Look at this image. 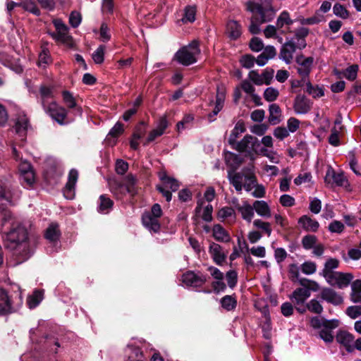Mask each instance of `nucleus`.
I'll return each instance as SVG.
<instances>
[{
	"mask_svg": "<svg viewBox=\"0 0 361 361\" xmlns=\"http://www.w3.org/2000/svg\"><path fill=\"white\" fill-rule=\"evenodd\" d=\"M199 44L193 41L187 46L180 48L174 55L173 60L183 66H190L197 61V56L200 54Z\"/></svg>",
	"mask_w": 361,
	"mask_h": 361,
	"instance_id": "7ed1b4c3",
	"label": "nucleus"
},
{
	"mask_svg": "<svg viewBox=\"0 0 361 361\" xmlns=\"http://www.w3.org/2000/svg\"><path fill=\"white\" fill-rule=\"evenodd\" d=\"M314 62L313 57H307L300 55L297 56L296 63L298 64L297 71L298 74L303 78V81L308 80V76L312 70V64Z\"/></svg>",
	"mask_w": 361,
	"mask_h": 361,
	"instance_id": "9b49d317",
	"label": "nucleus"
},
{
	"mask_svg": "<svg viewBox=\"0 0 361 361\" xmlns=\"http://www.w3.org/2000/svg\"><path fill=\"white\" fill-rule=\"evenodd\" d=\"M324 16L317 11L315 15L307 18H301L299 20L301 25H314L324 21Z\"/></svg>",
	"mask_w": 361,
	"mask_h": 361,
	"instance_id": "5fc2aeb1",
	"label": "nucleus"
},
{
	"mask_svg": "<svg viewBox=\"0 0 361 361\" xmlns=\"http://www.w3.org/2000/svg\"><path fill=\"white\" fill-rule=\"evenodd\" d=\"M257 180L254 173V166L253 165H251L250 166V169H248L247 173H246L245 180L244 182V184H243V188L247 192H250L255 188V185H257Z\"/></svg>",
	"mask_w": 361,
	"mask_h": 361,
	"instance_id": "c9c22d12",
	"label": "nucleus"
},
{
	"mask_svg": "<svg viewBox=\"0 0 361 361\" xmlns=\"http://www.w3.org/2000/svg\"><path fill=\"white\" fill-rule=\"evenodd\" d=\"M203 200H200L197 201V207L195 208V212L197 214H200L202 210V218L204 221L207 222H210L212 220V212L213 207L210 204L206 205L204 208H202Z\"/></svg>",
	"mask_w": 361,
	"mask_h": 361,
	"instance_id": "7c9ffc66",
	"label": "nucleus"
},
{
	"mask_svg": "<svg viewBox=\"0 0 361 361\" xmlns=\"http://www.w3.org/2000/svg\"><path fill=\"white\" fill-rule=\"evenodd\" d=\"M196 8L195 6H187L184 10V16L181 19L183 23H193L195 20Z\"/></svg>",
	"mask_w": 361,
	"mask_h": 361,
	"instance_id": "603ef678",
	"label": "nucleus"
},
{
	"mask_svg": "<svg viewBox=\"0 0 361 361\" xmlns=\"http://www.w3.org/2000/svg\"><path fill=\"white\" fill-rule=\"evenodd\" d=\"M293 109L297 114H305L310 110L311 104L305 96L300 94L294 100Z\"/></svg>",
	"mask_w": 361,
	"mask_h": 361,
	"instance_id": "aec40b11",
	"label": "nucleus"
},
{
	"mask_svg": "<svg viewBox=\"0 0 361 361\" xmlns=\"http://www.w3.org/2000/svg\"><path fill=\"white\" fill-rule=\"evenodd\" d=\"M350 300L354 303H361V279L351 283Z\"/></svg>",
	"mask_w": 361,
	"mask_h": 361,
	"instance_id": "58836bf2",
	"label": "nucleus"
},
{
	"mask_svg": "<svg viewBox=\"0 0 361 361\" xmlns=\"http://www.w3.org/2000/svg\"><path fill=\"white\" fill-rule=\"evenodd\" d=\"M338 264L339 261L335 258H330L326 262L323 269V274L325 279H327V275H331L330 274H334L335 272L333 271V270L336 269L338 267Z\"/></svg>",
	"mask_w": 361,
	"mask_h": 361,
	"instance_id": "3c124183",
	"label": "nucleus"
},
{
	"mask_svg": "<svg viewBox=\"0 0 361 361\" xmlns=\"http://www.w3.org/2000/svg\"><path fill=\"white\" fill-rule=\"evenodd\" d=\"M51 59L49 51L46 49H43L39 55L38 66L45 68L47 65L51 63Z\"/></svg>",
	"mask_w": 361,
	"mask_h": 361,
	"instance_id": "bf43d9fd",
	"label": "nucleus"
},
{
	"mask_svg": "<svg viewBox=\"0 0 361 361\" xmlns=\"http://www.w3.org/2000/svg\"><path fill=\"white\" fill-rule=\"evenodd\" d=\"M226 35L231 40H237L242 35L241 25L236 20H229L226 24Z\"/></svg>",
	"mask_w": 361,
	"mask_h": 361,
	"instance_id": "a211bd4d",
	"label": "nucleus"
},
{
	"mask_svg": "<svg viewBox=\"0 0 361 361\" xmlns=\"http://www.w3.org/2000/svg\"><path fill=\"white\" fill-rule=\"evenodd\" d=\"M249 169L250 166L244 168L241 172L234 173L233 175H231V173H228L229 181L238 192H241L243 190V184H244L246 173Z\"/></svg>",
	"mask_w": 361,
	"mask_h": 361,
	"instance_id": "412c9836",
	"label": "nucleus"
},
{
	"mask_svg": "<svg viewBox=\"0 0 361 361\" xmlns=\"http://www.w3.org/2000/svg\"><path fill=\"white\" fill-rule=\"evenodd\" d=\"M269 122L271 125H276L282 120L281 110L276 104H271L269 107Z\"/></svg>",
	"mask_w": 361,
	"mask_h": 361,
	"instance_id": "72a5a7b5",
	"label": "nucleus"
},
{
	"mask_svg": "<svg viewBox=\"0 0 361 361\" xmlns=\"http://www.w3.org/2000/svg\"><path fill=\"white\" fill-rule=\"evenodd\" d=\"M213 237L217 241L228 242L230 240V236L226 230L219 224H215L212 229Z\"/></svg>",
	"mask_w": 361,
	"mask_h": 361,
	"instance_id": "79ce46f5",
	"label": "nucleus"
},
{
	"mask_svg": "<svg viewBox=\"0 0 361 361\" xmlns=\"http://www.w3.org/2000/svg\"><path fill=\"white\" fill-rule=\"evenodd\" d=\"M253 226L261 229L267 236L269 237L271 235L272 229L270 223L257 219L253 221Z\"/></svg>",
	"mask_w": 361,
	"mask_h": 361,
	"instance_id": "864d4df0",
	"label": "nucleus"
},
{
	"mask_svg": "<svg viewBox=\"0 0 361 361\" xmlns=\"http://www.w3.org/2000/svg\"><path fill=\"white\" fill-rule=\"evenodd\" d=\"M44 109L57 123L61 125L65 123L67 111L63 107L59 106L56 102H50Z\"/></svg>",
	"mask_w": 361,
	"mask_h": 361,
	"instance_id": "9d476101",
	"label": "nucleus"
},
{
	"mask_svg": "<svg viewBox=\"0 0 361 361\" xmlns=\"http://www.w3.org/2000/svg\"><path fill=\"white\" fill-rule=\"evenodd\" d=\"M20 7L36 16H39L40 11L37 6L31 1L20 3Z\"/></svg>",
	"mask_w": 361,
	"mask_h": 361,
	"instance_id": "69168bd1",
	"label": "nucleus"
},
{
	"mask_svg": "<svg viewBox=\"0 0 361 361\" xmlns=\"http://www.w3.org/2000/svg\"><path fill=\"white\" fill-rule=\"evenodd\" d=\"M341 128V126L339 127V129H337L335 126L331 129V135L329 137V142L331 145L334 147L340 145L339 130Z\"/></svg>",
	"mask_w": 361,
	"mask_h": 361,
	"instance_id": "052dcab7",
	"label": "nucleus"
},
{
	"mask_svg": "<svg viewBox=\"0 0 361 361\" xmlns=\"http://www.w3.org/2000/svg\"><path fill=\"white\" fill-rule=\"evenodd\" d=\"M39 94L42 99V104L43 108L49 104L47 102V99L53 97V87L41 85L39 87Z\"/></svg>",
	"mask_w": 361,
	"mask_h": 361,
	"instance_id": "de8ad7c7",
	"label": "nucleus"
},
{
	"mask_svg": "<svg viewBox=\"0 0 361 361\" xmlns=\"http://www.w3.org/2000/svg\"><path fill=\"white\" fill-rule=\"evenodd\" d=\"M293 23V20L290 18V14L288 11H282L276 20V27L281 29L284 25H291Z\"/></svg>",
	"mask_w": 361,
	"mask_h": 361,
	"instance_id": "8fccbe9b",
	"label": "nucleus"
},
{
	"mask_svg": "<svg viewBox=\"0 0 361 361\" xmlns=\"http://www.w3.org/2000/svg\"><path fill=\"white\" fill-rule=\"evenodd\" d=\"M4 202L11 203V198L2 185H0V213L3 214V219L6 221L7 217L11 218V214L9 211L6 210L5 203Z\"/></svg>",
	"mask_w": 361,
	"mask_h": 361,
	"instance_id": "c756f323",
	"label": "nucleus"
},
{
	"mask_svg": "<svg viewBox=\"0 0 361 361\" xmlns=\"http://www.w3.org/2000/svg\"><path fill=\"white\" fill-rule=\"evenodd\" d=\"M247 9L253 13V16L260 18L261 23H265L271 20L272 17L267 18L265 15V9L259 4L249 1L247 4Z\"/></svg>",
	"mask_w": 361,
	"mask_h": 361,
	"instance_id": "393cba45",
	"label": "nucleus"
},
{
	"mask_svg": "<svg viewBox=\"0 0 361 361\" xmlns=\"http://www.w3.org/2000/svg\"><path fill=\"white\" fill-rule=\"evenodd\" d=\"M29 119L25 114H19L16 122V130L18 133L23 135H25V133L29 127Z\"/></svg>",
	"mask_w": 361,
	"mask_h": 361,
	"instance_id": "a19ab883",
	"label": "nucleus"
},
{
	"mask_svg": "<svg viewBox=\"0 0 361 361\" xmlns=\"http://www.w3.org/2000/svg\"><path fill=\"white\" fill-rule=\"evenodd\" d=\"M309 34V29L306 27H300L295 31V37L293 39L297 41V47L299 49L305 48L307 44L305 42V37Z\"/></svg>",
	"mask_w": 361,
	"mask_h": 361,
	"instance_id": "4c0bfd02",
	"label": "nucleus"
},
{
	"mask_svg": "<svg viewBox=\"0 0 361 361\" xmlns=\"http://www.w3.org/2000/svg\"><path fill=\"white\" fill-rule=\"evenodd\" d=\"M207 276L200 272L188 271L182 276L183 283L188 287H201L207 282Z\"/></svg>",
	"mask_w": 361,
	"mask_h": 361,
	"instance_id": "1a4fd4ad",
	"label": "nucleus"
},
{
	"mask_svg": "<svg viewBox=\"0 0 361 361\" xmlns=\"http://www.w3.org/2000/svg\"><path fill=\"white\" fill-rule=\"evenodd\" d=\"M121 183L125 186L126 190L128 194L133 196L137 193V179L133 175L128 174L125 178H123V180Z\"/></svg>",
	"mask_w": 361,
	"mask_h": 361,
	"instance_id": "e433bc0d",
	"label": "nucleus"
},
{
	"mask_svg": "<svg viewBox=\"0 0 361 361\" xmlns=\"http://www.w3.org/2000/svg\"><path fill=\"white\" fill-rule=\"evenodd\" d=\"M45 238L51 243H55L59 240V231L56 224H51L45 232Z\"/></svg>",
	"mask_w": 361,
	"mask_h": 361,
	"instance_id": "c03bdc74",
	"label": "nucleus"
},
{
	"mask_svg": "<svg viewBox=\"0 0 361 361\" xmlns=\"http://www.w3.org/2000/svg\"><path fill=\"white\" fill-rule=\"evenodd\" d=\"M63 100L65 104L70 109L76 107V102L72 94L68 91L62 92Z\"/></svg>",
	"mask_w": 361,
	"mask_h": 361,
	"instance_id": "338daca9",
	"label": "nucleus"
},
{
	"mask_svg": "<svg viewBox=\"0 0 361 361\" xmlns=\"http://www.w3.org/2000/svg\"><path fill=\"white\" fill-rule=\"evenodd\" d=\"M298 224L301 227L309 232H316L319 229V222L307 215H303L298 219Z\"/></svg>",
	"mask_w": 361,
	"mask_h": 361,
	"instance_id": "bb28decb",
	"label": "nucleus"
},
{
	"mask_svg": "<svg viewBox=\"0 0 361 361\" xmlns=\"http://www.w3.org/2000/svg\"><path fill=\"white\" fill-rule=\"evenodd\" d=\"M320 296L323 300L334 305H341L343 302V298L341 295L329 288H324L321 292Z\"/></svg>",
	"mask_w": 361,
	"mask_h": 361,
	"instance_id": "f3484780",
	"label": "nucleus"
},
{
	"mask_svg": "<svg viewBox=\"0 0 361 361\" xmlns=\"http://www.w3.org/2000/svg\"><path fill=\"white\" fill-rule=\"evenodd\" d=\"M245 130V125L243 122H238L228 137V143L232 147L238 141L236 140L239 135L244 133Z\"/></svg>",
	"mask_w": 361,
	"mask_h": 361,
	"instance_id": "37998d69",
	"label": "nucleus"
},
{
	"mask_svg": "<svg viewBox=\"0 0 361 361\" xmlns=\"http://www.w3.org/2000/svg\"><path fill=\"white\" fill-rule=\"evenodd\" d=\"M209 253L214 262L217 265H222L226 259L227 254L224 251L223 247L215 243H212L209 247Z\"/></svg>",
	"mask_w": 361,
	"mask_h": 361,
	"instance_id": "dca6fc26",
	"label": "nucleus"
},
{
	"mask_svg": "<svg viewBox=\"0 0 361 361\" xmlns=\"http://www.w3.org/2000/svg\"><path fill=\"white\" fill-rule=\"evenodd\" d=\"M221 307L226 311L234 310L237 306V300L233 295H225L221 299Z\"/></svg>",
	"mask_w": 361,
	"mask_h": 361,
	"instance_id": "49530a36",
	"label": "nucleus"
},
{
	"mask_svg": "<svg viewBox=\"0 0 361 361\" xmlns=\"http://www.w3.org/2000/svg\"><path fill=\"white\" fill-rule=\"evenodd\" d=\"M311 293L309 289L305 288H296L292 293L290 299L295 305H303Z\"/></svg>",
	"mask_w": 361,
	"mask_h": 361,
	"instance_id": "a878e982",
	"label": "nucleus"
},
{
	"mask_svg": "<svg viewBox=\"0 0 361 361\" xmlns=\"http://www.w3.org/2000/svg\"><path fill=\"white\" fill-rule=\"evenodd\" d=\"M23 305L20 292L9 295L5 290L0 289V315L10 314L18 310Z\"/></svg>",
	"mask_w": 361,
	"mask_h": 361,
	"instance_id": "f03ea898",
	"label": "nucleus"
},
{
	"mask_svg": "<svg viewBox=\"0 0 361 361\" xmlns=\"http://www.w3.org/2000/svg\"><path fill=\"white\" fill-rule=\"evenodd\" d=\"M359 70V66L357 64H353L348 66L345 70H334V74L339 79L345 78V79L353 81L356 79L357 75V72Z\"/></svg>",
	"mask_w": 361,
	"mask_h": 361,
	"instance_id": "6ab92c4d",
	"label": "nucleus"
},
{
	"mask_svg": "<svg viewBox=\"0 0 361 361\" xmlns=\"http://www.w3.org/2000/svg\"><path fill=\"white\" fill-rule=\"evenodd\" d=\"M0 62L16 73H20L23 71L22 66L4 52L0 53Z\"/></svg>",
	"mask_w": 361,
	"mask_h": 361,
	"instance_id": "f704fd0d",
	"label": "nucleus"
},
{
	"mask_svg": "<svg viewBox=\"0 0 361 361\" xmlns=\"http://www.w3.org/2000/svg\"><path fill=\"white\" fill-rule=\"evenodd\" d=\"M300 267L296 264H290L288 266V276L293 282H296L300 276Z\"/></svg>",
	"mask_w": 361,
	"mask_h": 361,
	"instance_id": "0e129e2a",
	"label": "nucleus"
},
{
	"mask_svg": "<svg viewBox=\"0 0 361 361\" xmlns=\"http://www.w3.org/2000/svg\"><path fill=\"white\" fill-rule=\"evenodd\" d=\"M8 218L6 221L3 219L2 233L4 245L6 248L14 251L16 255H20L24 259L30 257V252L27 243V231L20 224L13 222L8 231L4 228L7 221L11 219Z\"/></svg>",
	"mask_w": 361,
	"mask_h": 361,
	"instance_id": "f257e3e1",
	"label": "nucleus"
},
{
	"mask_svg": "<svg viewBox=\"0 0 361 361\" xmlns=\"http://www.w3.org/2000/svg\"><path fill=\"white\" fill-rule=\"evenodd\" d=\"M19 170L22 173L23 180L31 185L35 180V175L31 164L27 161H23L19 165Z\"/></svg>",
	"mask_w": 361,
	"mask_h": 361,
	"instance_id": "5701e85b",
	"label": "nucleus"
},
{
	"mask_svg": "<svg viewBox=\"0 0 361 361\" xmlns=\"http://www.w3.org/2000/svg\"><path fill=\"white\" fill-rule=\"evenodd\" d=\"M78 178V172L71 169L68 174V182L63 189V195L68 200H73L75 197V186Z\"/></svg>",
	"mask_w": 361,
	"mask_h": 361,
	"instance_id": "4468645a",
	"label": "nucleus"
},
{
	"mask_svg": "<svg viewBox=\"0 0 361 361\" xmlns=\"http://www.w3.org/2000/svg\"><path fill=\"white\" fill-rule=\"evenodd\" d=\"M260 142L258 139L250 135H246L240 141L237 142L232 148L240 152H245L250 156L251 160L255 159V154L259 152Z\"/></svg>",
	"mask_w": 361,
	"mask_h": 361,
	"instance_id": "39448f33",
	"label": "nucleus"
},
{
	"mask_svg": "<svg viewBox=\"0 0 361 361\" xmlns=\"http://www.w3.org/2000/svg\"><path fill=\"white\" fill-rule=\"evenodd\" d=\"M254 210L257 215L263 218H269L271 216V210L269 204L264 200H256L253 202Z\"/></svg>",
	"mask_w": 361,
	"mask_h": 361,
	"instance_id": "cd10ccee",
	"label": "nucleus"
},
{
	"mask_svg": "<svg viewBox=\"0 0 361 361\" xmlns=\"http://www.w3.org/2000/svg\"><path fill=\"white\" fill-rule=\"evenodd\" d=\"M110 190L117 199H122L128 192L121 182L114 180L109 184Z\"/></svg>",
	"mask_w": 361,
	"mask_h": 361,
	"instance_id": "ea45409f",
	"label": "nucleus"
},
{
	"mask_svg": "<svg viewBox=\"0 0 361 361\" xmlns=\"http://www.w3.org/2000/svg\"><path fill=\"white\" fill-rule=\"evenodd\" d=\"M338 324L339 322L337 319L325 321L324 322L323 328H322L319 331L320 338L326 343H331L334 340L332 331L338 326Z\"/></svg>",
	"mask_w": 361,
	"mask_h": 361,
	"instance_id": "ddd939ff",
	"label": "nucleus"
},
{
	"mask_svg": "<svg viewBox=\"0 0 361 361\" xmlns=\"http://www.w3.org/2000/svg\"><path fill=\"white\" fill-rule=\"evenodd\" d=\"M279 96V91L273 87H269L266 88L263 94L264 99L268 102H272L276 101Z\"/></svg>",
	"mask_w": 361,
	"mask_h": 361,
	"instance_id": "6e6d98bb",
	"label": "nucleus"
},
{
	"mask_svg": "<svg viewBox=\"0 0 361 361\" xmlns=\"http://www.w3.org/2000/svg\"><path fill=\"white\" fill-rule=\"evenodd\" d=\"M274 73V71L271 68L264 69L261 74L257 71L252 70L249 72L247 78L256 85H269L273 80Z\"/></svg>",
	"mask_w": 361,
	"mask_h": 361,
	"instance_id": "0eeeda50",
	"label": "nucleus"
},
{
	"mask_svg": "<svg viewBox=\"0 0 361 361\" xmlns=\"http://www.w3.org/2000/svg\"><path fill=\"white\" fill-rule=\"evenodd\" d=\"M142 224L149 231L154 233L159 232L160 229V224L159 219L152 216L150 213L147 212L142 215Z\"/></svg>",
	"mask_w": 361,
	"mask_h": 361,
	"instance_id": "4be33fe9",
	"label": "nucleus"
},
{
	"mask_svg": "<svg viewBox=\"0 0 361 361\" xmlns=\"http://www.w3.org/2000/svg\"><path fill=\"white\" fill-rule=\"evenodd\" d=\"M104 51H105V46L100 45L93 52V54H92V59L94 60V61L96 63L100 64V63H102L104 61Z\"/></svg>",
	"mask_w": 361,
	"mask_h": 361,
	"instance_id": "e2e57ef3",
	"label": "nucleus"
},
{
	"mask_svg": "<svg viewBox=\"0 0 361 361\" xmlns=\"http://www.w3.org/2000/svg\"><path fill=\"white\" fill-rule=\"evenodd\" d=\"M224 100H225V90L223 87H218L216 97L215 107H214V110L212 111V113L209 115V118L216 116L219 114V112L221 111V110L222 109V108L224 106Z\"/></svg>",
	"mask_w": 361,
	"mask_h": 361,
	"instance_id": "2f4dec72",
	"label": "nucleus"
},
{
	"mask_svg": "<svg viewBox=\"0 0 361 361\" xmlns=\"http://www.w3.org/2000/svg\"><path fill=\"white\" fill-rule=\"evenodd\" d=\"M336 341L343 345L346 350L351 353L354 350V336L345 330H340L336 336Z\"/></svg>",
	"mask_w": 361,
	"mask_h": 361,
	"instance_id": "2eb2a0df",
	"label": "nucleus"
},
{
	"mask_svg": "<svg viewBox=\"0 0 361 361\" xmlns=\"http://www.w3.org/2000/svg\"><path fill=\"white\" fill-rule=\"evenodd\" d=\"M301 271L306 275H312L317 271V264L312 261H306L300 266Z\"/></svg>",
	"mask_w": 361,
	"mask_h": 361,
	"instance_id": "13d9d810",
	"label": "nucleus"
},
{
	"mask_svg": "<svg viewBox=\"0 0 361 361\" xmlns=\"http://www.w3.org/2000/svg\"><path fill=\"white\" fill-rule=\"evenodd\" d=\"M236 209L240 213L244 220L251 222L255 215L253 204L251 205L247 201H244L242 204L236 205Z\"/></svg>",
	"mask_w": 361,
	"mask_h": 361,
	"instance_id": "c85d7f7f",
	"label": "nucleus"
},
{
	"mask_svg": "<svg viewBox=\"0 0 361 361\" xmlns=\"http://www.w3.org/2000/svg\"><path fill=\"white\" fill-rule=\"evenodd\" d=\"M328 228L331 233H341L345 228V226L341 221L334 220L329 224Z\"/></svg>",
	"mask_w": 361,
	"mask_h": 361,
	"instance_id": "774afa93",
	"label": "nucleus"
},
{
	"mask_svg": "<svg viewBox=\"0 0 361 361\" xmlns=\"http://www.w3.org/2000/svg\"><path fill=\"white\" fill-rule=\"evenodd\" d=\"M113 205V201L106 195H102L99 197L97 211L101 214H108Z\"/></svg>",
	"mask_w": 361,
	"mask_h": 361,
	"instance_id": "473e14b6",
	"label": "nucleus"
},
{
	"mask_svg": "<svg viewBox=\"0 0 361 361\" xmlns=\"http://www.w3.org/2000/svg\"><path fill=\"white\" fill-rule=\"evenodd\" d=\"M52 23L56 29V32H48L52 39L56 42H60L67 47H73V37L69 34V28L68 26L59 18L54 19Z\"/></svg>",
	"mask_w": 361,
	"mask_h": 361,
	"instance_id": "20e7f679",
	"label": "nucleus"
},
{
	"mask_svg": "<svg viewBox=\"0 0 361 361\" xmlns=\"http://www.w3.org/2000/svg\"><path fill=\"white\" fill-rule=\"evenodd\" d=\"M159 177L163 185L157 186V190L163 195L167 202H170L172 195L171 192L167 189L169 188L171 191L175 192L179 188L180 184L177 180L168 176L164 171L159 172Z\"/></svg>",
	"mask_w": 361,
	"mask_h": 361,
	"instance_id": "423d86ee",
	"label": "nucleus"
},
{
	"mask_svg": "<svg viewBox=\"0 0 361 361\" xmlns=\"http://www.w3.org/2000/svg\"><path fill=\"white\" fill-rule=\"evenodd\" d=\"M327 275V282L334 286H337L339 288H343L348 287L353 279V275L350 273H343L336 271L334 274Z\"/></svg>",
	"mask_w": 361,
	"mask_h": 361,
	"instance_id": "6e6552de",
	"label": "nucleus"
},
{
	"mask_svg": "<svg viewBox=\"0 0 361 361\" xmlns=\"http://www.w3.org/2000/svg\"><path fill=\"white\" fill-rule=\"evenodd\" d=\"M334 13L343 19L348 18L349 13L347 9L341 4L336 3L333 7Z\"/></svg>",
	"mask_w": 361,
	"mask_h": 361,
	"instance_id": "680f3d73",
	"label": "nucleus"
},
{
	"mask_svg": "<svg viewBox=\"0 0 361 361\" xmlns=\"http://www.w3.org/2000/svg\"><path fill=\"white\" fill-rule=\"evenodd\" d=\"M296 49L298 48L297 43L293 41V39L287 40L281 48L279 58L286 64H290L293 59V54Z\"/></svg>",
	"mask_w": 361,
	"mask_h": 361,
	"instance_id": "f8f14e48",
	"label": "nucleus"
},
{
	"mask_svg": "<svg viewBox=\"0 0 361 361\" xmlns=\"http://www.w3.org/2000/svg\"><path fill=\"white\" fill-rule=\"evenodd\" d=\"M304 82L305 83L306 91L309 94L312 95L314 98L324 96V92L322 87L318 85L313 86L309 80H306Z\"/></svg>",
	"mask_w": 361,
	"mask_h": 361,
	"instance_id": "09e8293b",
	"label": "nucleus"
},
{
	"mask_svg": "<svg viewBox=\"0 0 361 361\" xmlns=\"http://www.w3.org/2000/svg\"><path fill=\"white\" fill-rule=\"evenodd\" d=\"M43 299V291L35 290L31 295H29L27 299V304L29 308L32 309L36 307Z\"/></svg>",
	"mask_w": 361,
	"mask_h": 361,
	"instance_id": "a18cd8bd",
	"label": "nucleus"
},
{
	"mask_svg": "<svg viewBox=\"0 0 361 361\" xmlns=\"http://www.w3.org/2000/svg\"><path fill=\"white\" fill-rule=\"evenodd\" d=\"M326 182L330 183L331 180L338 186H346L348 185V180L342 173H336L331 168L329 169L326 171L325 176Z\"/></svg>",
	"mask_w": 361,
	"mask_h": 361,
	"instance_id": "b1692460",
	"label": "nucleus"
},
{
	"mask_svg": "<svg viewBox=\"0 0 361 361\" xmlns=\"http://www.w3.org/2000/svg\"><path fill=\"white\" fill-rule=\"evenodd\" d=\"M307 308L309 311L312 313L320 314L323 312V307L317 299H312L308 303H307Z\"/></svg>",
	"mask_w": 361,
	"mask_h": 361,
	"instance_id": "4d7b16f0",
	"label": "nucleus"
}]
</instances>
